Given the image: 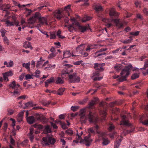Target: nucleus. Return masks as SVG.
Returning a JSON list of instances; mask_svg holds the SVG:
<instances>
[{"instance_id": "obj_46", "label": "nucleus", "mask_w": 148, "mask_h": 148, "mask_svg": "<svg viewBox=\"0 0 148 148\" xmlns=\"http://www.w3.org/2000/svg\"><path fill=\"white\" fill-rule=\"evenodd\" d=\"M88 132L89 133V134L90 135V133L95 134V132L94 130V128L92 127L89 128L88 130Z\"/></svg>"}, {"instance_id": "obj_55", "label": "nucleus", "mask_w": 148, "mask_h": 148, "mask_svg": "<svg viewBox=\"0 0 148 148\" xmlns=\"http://www.w3.org/2000/svg\"><path fill=\"white\" fill-rule=\"evenodd\" d=\"M56 38V35L55 34L53 33H50V39H55Z\"/></svg>"}, {"instance_id": "obj_60", "label": "nucleus", "mask_w": 148, "mask_h": 148, "mask_svg": "<svg viewBox=\"0 0 148 148\" xmlns=\"http://www.w3.org/2000/svg\"><path fill=\"white\" fill-rule=\"evenodd\" d=\"M148 67V62H145V63L144 66L142 68H140V69H145L147 67Z\"/></svg>"}, {"instance_id": "obj_58", "label": "nucleus", "mask_w": 148, "mask_h": 148, "mask_svg": "<svg viewBox=\"0 0 148 148\" xmlns=\"http://www.w3.org/2000/svg\"><path fill=\"white\" fill-rule=\"evenodd\" d=\"M0 32L1 34V36L2 37H4L5 35L6 31L4 29H1L0 30Z\"/></svg>"}, {"instance_id": "obj_18", "label": "nucleus", "mask_w": 148, "mask_h": 148, "mask_svg": "<svg viewBox=\"0 0 148 148\" xmlns=\"http://www.w3.org/2000/svg\"><path fill=\"white\" fill-rule=\"evenodd\" d=\"M99 128V126L97 125H96L95 126V128L96 129L97 133L99 134V136L103 137V136H104L105 135V133H103L98 132L97 130H98Z\"/></svg>"}, {"instance_id": "obj_13", "label": "nucleus", "mask_w": 148, "mask_h": 148, "mask_svg": "<svg viewBox=\"0 0 148 148\" xmlns=\"http://www.w3.org/2000/svg\"><path fill=\"white\" fill-rule=\"evenodd\" d=\"M85 44H82L78 46L76 48V52L79 54H80L83 51L85 47Z\"/></svg>"}, {"instance_id": "obj_50", "label": "nucleus", "mask_w": 148, "mask_h": 148, "mask_svg": "<svg viewBox=\"0 0 148 148\" xmlns=\"http://www.w3.org/2000/svg\"><path fill=\"white\" fill-rule=\"evenodd\" d=\"M99 72H100L98 70H97L96 71L93 73L92 74H93L92 77H95V76H99Z\"/></svg>"}, {"instance_id": "obj_47", "label": "nucleus", "mask_w": 148, "mask_h": 148, "mask_svg": "<svg viewBox=\"0 0 148 148\" xmlns=\"http://www.w3.org/2000/svg\"><path fill=\"white\" fill-rule=\"evenodd\" d=\"M72 25H74V26L76 28V26H77L79 27V26H80V25L79 24V23L77 21H74Z\"/></svg>"}, {"instance_id": "obj_22", "label": "nucleus", "mask_w": 148, "mask_h": 148, "mask_svg": "<svg viewBox=\"0 0 148 148\" xmlns=\"http://www.w3.org/2000/svg\"><path fill=\"white\" fill-rule=\"evenodd\" d=\"M122 65L121 64H116L114 66L115 70L117 72H119L122 68Z\"/></svg>"}, {"instance_id": "obj_38", "label": "nucleus", "mask_w": 148, "mask_h": 148, "mask_svg": "<svg viewBox=\"0 0 148 148\" xmlns=\"http://www.w3.org/2000/svg\"><path fill=\"white\" fill-rule=\"evenodd\" d=\"M79 29L81 30V32H84L86 30V27L80 25L78 28Z\"/></svg>"}, {"instance_id": "obj_56", "label": "nucleus", "mask_w": 148, "mask_h": 148, "mask_svg": "<svg viewBox=\"0 0 148 148\" xmlns=\"http://www.w3.org/2000/svg\"><path fill=\"white\" fill-rule=\"evenodd\" d=\"M94 49L93 48L91 47V46H88V47L86 48L85 49V50L88 52H89L90 51V50Z\"/></svg>"}, {"instance_id": "obj_37", "label": "nucleus", "mask_w": 148, "mask_h": 148, "mask_svg": "<svg viewBox=\"0 0 148 148\" xmlns=\"http://www.w3.org/2000/svg\"><path fill=\"white\" fill-rule=\"evenodd\" d=\"M51 101H43L42 102V104L44 106H47L48 105H49L51 103Z\"/></svg>"}, {"instance_id": "obj_9", "label": "nucleus", "mask_w": 148, "mask_h": 148, "mask_svg": "<svg viewBox=\"0 0 148 148\" xmlns=\"http://www.w3.org/2000/svg\"><path fill=\"white\" fill-rule=\"evenodd\" d=\"M39 20L40 23V24H38L37 26H41V25H43L44 24L46 25H48L47 19L46 18L43 17L39 18Z\"/></svg>"}, {"instance_id": "obj_25", "label": "nucleus", "mask_w": 148, "mask_h": 148, "mask_svg": "<svg viewBox=\"0 0 148 148\" xmlns=\"http://www.w3.org/2000/svg\"><path fill=\"white\" fill-rule=\"evenodd\" d=\"M110 142V141L108 138H103L102 144L103 145H108Z\"/></svg>"}, {"instance_id": "obj_32", "label": "nucleus", "mask_w": 148, "mask_h": 148, "mask_svg": "<svg viewBox=\"0 0 148 148\" xmlns=\"http://www.w3.org/2000/svg\"><path fill=\"white\" fill-rule=\"evenodd\" d=\"M68 28L70 32H72L73 29H76L73 25H68Z\"/></svg>"}, {"instance_id": "obj_45", "label": "nucleus", "mask_w": 148, "mask_h": 148, "mask_svg": "<svg viewBox=\"0 0 148 148\" xmlns=\"http://www.w3.org/2000/svg\"><path fill=\"white\" fill-rule=\"evenodd\" d=\"M79 108V107L78 106H72L71 107V110L73 111H75L78 109Z\"/></svg>"}, {"instance_id": "obj_28", "label": "nucleus", "mask_w": 148, "mask_h": 148, "mask_svg": "<svg viewBox=\"0 0 148 148\" xmlns=\"http://www.w3.org/2000/svg\"><path fill=\"white\" fill-rule=\"evenodd\" d=\"M132 39H129L124 40H121L120 41L124 44H128L129 43L132 42Z\"/></svg>"}, {"instance_id": "obj_30", "label": "nucleus", "mask_w": 148, "mask_h": 148, "mask_svg": "<svg viewBox=\"0 0 148 148\" xmlns=\"http://www.w3.org/2000/svg\"><path fill=\"white\" fill-rule=\"evenodd\" d=\"M100 114L101 115V117H102V119L105 120V119L106 115V112L105 110H101L100 112Z\"/></svg>"}, {"instance_id": "obj_11", "label": "nucleus", "mask_w": 148, "mask_h": 148, "mask_svg": "<svg viewBox=\"0 0 148 148\" xmlns=\"http://www.w3.org/2000/svg\"><path fill=\"white\" fill-rule=\"evenodd\" d=\"M10 88L12 89H18V88L20 86L18 84H16L14 81H13L9 85Z\"/></svg>"}, {"instance_id": "obj_63", "label": "nucleus", "mask_w": 148, "mask_h": 148, "mask_svg": "<svg viewBox=\"0 0 148 148\" xmlns=\"http://www.w3.org/2000/svg\"><path fill=\"white\" fill-rule=\"evenodd\" d=\"M143 13L146 15H148V9L146 8H144L143 10Z\"/></svg>"}, {"instance_id": "obj_3", "label": "nucleus", "mask_w": 148, "mask_h": 148, "mask_svg": "<svg viewBox=\"0 0 148 148\" xmlns=\"http://www.w3.org/2000/svg\"><path fill=\"white\" fill-rule=\"evenodd\" d=\"M42 140V144L43 146H48L50 144H54L56 142L55 140L50 136L44 137Z\"/></svg>"}, {"instance_id": "obj_59", "label": "nucleus", "mask_w": 148, "mask_h": 148, "mask_svg": "<svg viewBox=\"0 0 148 148\" xmlns=\"http://www.w3.org/2000/svg\"><path fill=\"white\" fill-rule=\"evenodd\" d=\"M25 73H23L21 75H20L19 77V79L21 80L22 81L23 80L24 76H25Z\"/></svg>"}, {"instance_id": "obj_54", "label": "nucleus", "mask_w": 148, "mask_h": 148, "mask_svg": "<svg viewBox=\"0 0 148 148\" xmlns=\"http://www.w3.org/2000/svg\"><path fill=\"white\" fill-rule=\"evenodd\" d=\"M56 53H51L49 55L48 58H53L55 57L56 56Z\"/></svg>"}, {"instance_id": "obj_23", "label": "nucleus", "mask_w": 148, "mask_h": 148, "mask_svg": "<svg viewBox=\"0 0 148 148\" xmlns=\"http://www.w3.org/2000/svg\"><path fill=\"white\" fill-rule=\"evenodd\" d=\"M30 62L26 63H24L22 64L23 66L28 71H29L30 70Z\"/></svg>"}, {"instance_id": "obj_64", "label": "nucleus", "mask_w": 148, "mask_h": 148, "mask_svg": "<svg viewBox=\"0 0 148 148\" xmlns=\"http://www.w3.org/2000/svg\"><path fill=\"white\" fill-rule=\"evenodd\" d=\"M116 25L119 28H121L123 27V24L122 23L120 22Z\"/></svg>"}, {"instance_id": "obj_41", "label": "nucleus", "mask_w": 148, "mask_h": 148, "mask_svg": "<svg viewBox=\"0 0 148 148\" xmlns=\"http://www.w3.org/2000/svg\"><path fill=\"white\" fill-rule=\"evenodd\" d=\"M140 33L139 31H137L135 32H131L130 33V34L131 35H132L135 36H138Z\"/></svg>"}, {"instance_id": "obj_12", "label": "nucleus", "mask_w": 148, "mask_h": 148, "mask_svg": "<svg viewBox=\"0 0 148 148\" xmlns=\"http://www.w3.org/2000/svg\"><path fill=\"white\" fill-rule=\"evenodd\" d=\"M27 123L29 124H32L36 122V120L33 116H31L26 118Z\"/></svg>"}, {"instance_id": "obj_21", "label": "nucleus", "mask_w": 148, "mask_h": 148, "mask_svg": "<svg viewBox=\"0 0 148 148\" xmlns=\"http://www.w3.org/2000/svg\"><path fill=\"white\" fill-rule=\"evenodd\" d=\"M13 4H14V5L16 6H18V7L20 8H21L22 7H25L26 5H29L30 4H28L27 5H21L19 3H18L17 2H16L15 1H13Z\"/></svg>"}, {"instance_id": "obj_31", "label": "nucleus", "mask_w": 148, "mask_h": 148, "mask_svg": "<svg viewBox=\"0 0 148 148\" xmlns=\"http://www.w3.org/2000/svg\"><path fill=\"white\" fill-rule=\"evenodd\" d=\"M106 54V53H99L98 52H97V51L94 54H93V57L95 58L97 57L98 56H102L103 55Z\"/></svg>"}, {"instance_id": "obj_17", "label": "nucleus", "mask_w": 148, "mask_h": 148, "mask_svg": "<svg viewBox=\"0 0 148 148\" xmlns=\"http://www.w3.org/2000/svg\"><path fill=\"white\" fill-rule=\"evenodd\" d=\"M14 91L11 92V93L12 94V96L15 97H18L20 95V91L18 89H14Z\"/></svg>"}, {"instance_id": "obj_35", "label": "nucleus", "mask_w": 148, "mask_h": 148, "mask_svg": "<svg viewBox=\"0 0 148 148\" xmlns=\"http://www.w3.org/2000/svg\"><path fill=\"white\" fill-rule=\"evenodd\" d=\"M139 74L135 73L133 74L131 76V79H134L139 77Z\"/></svg>"}, {"instance_id": "obj_62", "label": "nucleus", "mask_w": 148, "mask_h": 148, "mask_svg": "<svg viewBox=\"0 0 148 148\" xmlns=\"http://www.w3.org/2000/svg\"><path fill=\"white\" fill-rule=\"evenodd\" d=\"M114 126L112 124H111L108 128L110 131H111L114 130Z\"/></svg>"}, {"instance_id": "obj_52", "label": "nucleus", "mask_w": 148, "mask_h": 148, "mask_svg": "<svg viewBox=\"0 0 148 148\" xmlns=\"http://www.w3.org/2000/svg\"><path fill=\"white\" fill-rule=\"evenodd\" d=\"M34 127L38 129H42L43 128L42 126L40 125L35 124L34 125Z\"/></svg>"}, {"instance_id": "obj_20", "label": "nucleus", "mask_w": 148, "mask_h": 148, "mask_svg": "<svg viewBox=\"0 0 148 148\" xmlns=\"http://www.w3.org/2000/svg\"><path fill=\"white\" fill-rule=\"evenodd\" d=\"M65 90V88H60L58 90V92H57V93H56V94L59 95H63V92Z\"/></svg>"}, {"instance_id": "obj_40", "label": "nucleus", "mask_w": 148, "mask_h": 148, "mask_svg": "<svg viewBox=\"0 0 148 148\" xmlns=\"http://www.w3.org/2000/svg\"><path fill=\"white\" fill-rule=\"evenodd\" d=\"M96 101L94 100H92L89 103V107L90 108H91L95 103Z\"/></svg>"}, {"instance_id": "obj_61", "label": "nucleus", "mask_w": 148, "mask_h": 148, "mask_svg": "<svg viewBox=\"0 0 148 148\" xmlns=\"http://www.w3.org/2000/svg\"><path fill=\"white\" fill-rule=\"evenodd\" d=\"M55 16L57 19L60 20L62 18V14H55Z\"/></svg>"}, {"instance_id": "obj_2", "label": "nucleus", "mask_w": 148, "mask_h": 148, "mask_svg": "<svg viewBox=\"0 0 148 148\" xmlns=\"http://www.w3.org/2000/svg\"><path fill=\"white\" fill-rule=\"evenodd\" d=\"M132 68V66L131 64H130L128 66H126L121 72V77L118 79V81L120 82H122L125 80L126 77L129 75L130 71Z\"/></svg>"}, {"instance_id": "obj_33", "label": "nucleus", "mask_w": 148, "mask_h": 148, "mask_svg": "<svg viewBox=\"0 0 148 148\" xmlns=\"http://www.w3.org/2000/svg\"><path fill=\"white\" fill-rule=\"evenodd\" d=\"M3 74L4 75H5L8 77L12 76L13 75V73L11 71H10L5 73H3Z\"/></svg>"}, {"instance_id": "obj_36", "label": "nucleus", "mask_w": 148, "mask_h": 148, "mask_svg": "<svg viewBox=\"0 0 148 148\" xmlns=\"http://www.w3.org/2000/svg\"><path fill=\"white\" fill-rule=\"evenodd\" d=\"M40 13L38 12H36L35 14H34V15L33 16H32L33 18H35V19L36 18H38L39 19V18H40L41 17H40Z\"/></svg>"}, {"instance_id": "obj_27", "label": "nucleus", "mask_w": 148, "mask_h": 148, "mask_svg": "<svg viewBox=\"0 0 148 148\" xmlns=\"http://www.w3.org/2000/svg\"><path fill=\"white\" fill-rule=\"evenodd\" d=\"M64 83L63 80L60 77H58L56 81V83L57 84H62Z\"/></svg>"}, {"instance_id": "obj_6", "label": "nucleus", "mask_w": 148, "mask_h": 148, "mask_svg": "<svg viewBox=\"0 0 148 148\" xmlns=\"http://www.w3.org/2000/svg\"><path fill=\"white\" fill-rule=\"evenodd\" d=\"M35 119L38 121H40L41 122L45 123L47 121L46 118L42 114L37 113L36 114Z\"/></svg>"}, {"instance_id": "obj_19", "label": "nucleus", "mask_w": 148, "mask_h": 148, "mask_svg": "<svg viewBox=\"0 0 148 148\" xmlns=\"http://www.w3.org/2000/svg\"><path fill=\"white\" fill-rule=\"evenodd\" d=\"M121 141L122 139H119L118 140H116L114 144V148H119Z\"/></svg>"}, {"instance_id": "obj_57", "label": "nucleus", "mask_w": 148, "mask_h": 148, "mask_svg": "<svg viewBox=\"0 0 148 148\" xmlns=\"http://www.w3.org/2000/svg\"><path fill=\"white\" fill-rule=\"evenodd\" d=\"M4 42H5V43L8 44H9V40L8 39L7 37L6 36H4L3 37V38Z\"/></svg>"}, {"instance_id": "obj_51", "label": "nucleus", "mask_w": 148, "mask_h": 148, "mask_svg": "<svg viewBox=\"0 0 148 148\" xmlns=\"http://www.w3.org/2000/svg\"><path fill=\"white\" fill-rule=\"evenodd\" d=\"M45 92H47L49 93H53L54 94L57 93V91L56 90H50L48 89H47L45 90Z\"/></svg>"}, {"instance_id": "obj_53", "label": "nucleus", "mask_w": 148, "mask_h": 148, "mask_svg": "<svg viewBox=\"0 0 148 148\" xmlns=\"http://www.w3.org/2000/svg\"><path fill=\"white\" fill-rule=\"evenodd\" d=\"M86 20H85L84 19H82V21L83 22H85L87 21H88L91 19L92 18V17L90 16H86Z\"/></svg>"}, {"instance_id": "obj_29", "label": "nucleus", "mask_w": 148, "mask_h": 148, "mask_svg": "<svg viewBox=\"0 0 148 148\" xmlns=\"http://www.w3.org/2000/svg\"><path fill=\"white\" fill-rule=\"evenodd\" d=\"M44 132L45 133V134L50 133L51 132V129L49 125H47L45 126Z\"/></svg>"}, {"instance_id": "obj_16", "label": "nucleus", "mask_w": 148, "mask_h": 148, "mask_svg": "<svg viewBox=\"0 0 148 148\" xmlns=\"http://www.w3.org/2000/svg\"><path fill=\"white\" fill-rule=\"evenodd\" d=\"M94 9L97 11H99L102 10V7L99 4H95L93 6Z\"/></svg>"}, {"instance_id": "obj_8", "label": "nucleus", "mask_w": 148, "mask_h": 148, "mask_svg": "<svg viewBox=\"0 0 148 148\" xmlns=\"http://www.w3.org/2000/svg\"><path fill=\"white\" fill-rule=\"evenodd\" d=\"M5 23L7 24V27H9L15 25L16 26H18L20 25H19V22L16 21V19H14L13 22H11L8 20H7L5 21Z\"/></svg>"}, {"instance_id": "obj_4", "label": "nucleus", "mask_w": 148, "mask_h": 148, "mask_svg": "<svg viewBox=\"0 0 148 148\" xmlns=\"http://www.w3.org/2000/svg\"><path fill=\"white\" fill-rule=\"evenodd\" d=\"M69 75V81L71 83L79 82L80 80V78L77 76L76 73H73V74Z\"/></svg>"}, {"instance_id": "obj_15", "label": "nucleus", "mask_w": 148, "mask_h": 148, "mask_svg": "<svg viewBox=\"0 0 148 148\" xmlns=\"http://www.w3.org/2000/svg\"><path fill=\"white\" fill-rule=\"evenodd\" d=\"M23 47L25 49L30 48L31 49H33V47L31 46L30 42L27 41H25L23 43Z\"/></svg>"}, {"instance_id": "obj_49", "label": "nucleus", "mask_w": 148, "mask_h": 148, "mask_svg": "<svg viewBox=\"0 0 148 148\" xmlns=\"http://www.w3.org/2000/svg\"><path fill=\"white\" fill-rule=\"evenodd\" d=\"M14 65V62L12 60H10L8 62V65L7 66L8 67H11Z\"/></svg>"}, {"instance_id": "obj_1", "label": "nucleus", "mask_w": 148, "mask_h": 148, "mask_svg": "<svg viewBox=\"0 0 148 148\" xmlns=\"http://www.w3.org/2000/svg\"><path fill=\"white\" fill-rule=\"evenodd\" d=\"M80 117V121L82 123H85L87 120H88L90 123H96L97 122L98 119L95 117L93 113L90 112L88 115L86 116L85 114L79 116Z\"/></svg>"}, {"instance_id": "obj_48", "label": "nucleus", "mask_w": 148, "mask_h": 148, "mask_svg": "<svg viewBox=\"0 0 148 148\" xmlns=\"http://www.w3.org/2000/svg\"><path fill=\"white\" fill-rule=\"evenodd\" d=\"M43 60L42 61H38L37 62V63L36 65V67L38 68H39L40 66L41 65L42 63Z\"/></svg>"}, {"instance_id": "obj_24", "label": "nucleus", "mask_w": 148, "mask_h": 148, "mask_svg": "<svg viewBox=\"0 0 148 148\" xmlns=\"http://www.w3.org/2000/svg\"><path fill=\"white\" fill-rule=\"evenodd\" d=\"M71 56V53L69 51H66L64 52L63 57L64 58L70 57Z\"/></svg>"}, {"instance_id": "obj_26", "label": "nucleus", "mask_w": 148, "mask_h": 148, "mask_svg": "<svg viewBox=\"0 0 148 148\" xmlns=\"http://www.w3.org/2000/svg\"><path fill=\"white\" fill-rule=\"evenodd\" d=\"M36 19L32 16L27 21L28 23L31 24L34 23L36 21Z\"/></svg>"}, {"instance_id": "obj_5", "label": "nucleus", "mask_w": 148, "mask_h": 148, "mask_svg": "<svg viewBox=\"0 0 148 148\" xmlns=\"http://www.w3.org/2000/svg\"><path fill=\"white\" fill-rule=\"evenodd\" d=\"M90 137V135L89 134L88 136L85 137L84 139L80 141L79 143H83L87 146H89L92 142V140Z\"/></svg>"}, {"instance_id": "obj_43", "label": "nucleus", "mask_w": 148, "mask_h": 148, "mask_svg": "<svg viewBox=\"0 0 148 148\" xmlns=\"http://www.w3.org/2000/svg\"><path fill=\"white\" fill-rule=\"evenodd\" d=\"M54 79L53 77H51L50 78L47 79L46 82H47L49 83L54 82Z\"/></svg>"}, {"instance_id": "obj_34", "label": "nucleus", "mask_w": 148, "mask_h": 148, "mask_svg": "<svg viewBox=\"0 0 148 148\" xmlns=\"http://www.w3.org/2000/svg\"><path fill=\"white\" fill-rule=\"evenodd\" d=\"M35 105L32 102H28L25 104V106L26 107H30Z\"/></svg>"}, {"instance_id": "obj_44", "label": "nucleus", "mask_w": 148, "mask_h": 148, "mask_svg": "<svg viewBox=\"0 0 148 148\" xmlns=\"http://www.w3.org/2000/svg\"><path fill=\"white\" fill-rule=\"evenodd\" d=\"M85 109L83 108L81 109L79 112V116L85 114Z\"/></svg>"}, {"instance_id": "obj_14", "label": "nucleus", "mask_w": 148, "mask_h": 148, "mask_svg": "<svg viewBox=\"0 0 148 148\" xmlns=\"http://www.w3.org/2000/svg\"><path fill=\"white\" fill-rule=\"evenodd\" d=\"M109 14L110 16H117L119 14V13L115 11V9L114 8H111Z\"/></svg>"}, {"instance_id": "obj_10", "label": "nucleus", "mask_w": 148, "mask_h": 148, "mask_svg": "<svg viewBox=\"0 0 148 148\" xmlns=\"http://www.w3.org/2000/svg\"><path fill=\"white\" fill-rule=\"evenodd\" d=\"M73 71V70L72 69L70 70H69L68 69L63 70L62 71L61 73V76L62 78H64L66 76V75L69 76V73Z\"/></svg>"}, {"instance_id": "obj_42", "label": "nucleus", "mask_w": 148, "mask_h": 148, "mask_svg": "<svg viewBox=\"0 0 148 148\" xmlns=\"http://www.w3.org/2000/svg\"><path fill=\"white\" fill-rule=\"evenodd\" d=\"M32 75H30L29 74H27L26 75H25V80H28V79H33Z\"/></svg>"}, {"instance_id": "obj_39", "label": "nucleus", "mask_w": 148, "mask_h": 148, "mask_svg": "<svg viewBox=\"0 0 148 148\" xmlns=\"http://www.w3.org/2000/svg\"><path fill=\"white\" fill-rule=\"evenodd\" d=\"M65 132L66 134L70 136L72 135L73 133V131L70 129L66 130Z\"/></svg>"}, {"instance_id": "obj_7", "label": "nucleus", "mask_w": 148, "mask_h": 148, "mask_svg": "<svg viewBox=\"0 0 148 148\" xmlns=\"http://www.w3.org/2000/svg\"><path fill=\"white\" fill-rule=\"evenodd\" d=\"M121 117L122 119L121 121L120 125H123L125 126H130L131 125V124L129 123L128 120L126 119V116L123 115Z\"/></svg>"}]
</instances>
